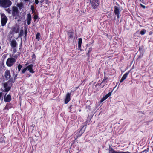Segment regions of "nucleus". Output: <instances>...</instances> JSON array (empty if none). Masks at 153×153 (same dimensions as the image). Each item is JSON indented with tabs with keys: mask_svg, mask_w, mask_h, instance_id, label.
<instances>
[{
	"mask_svg": "<svg viewBox=\"0 0 153 153\" xmlns=\"http://www.w3.org/2000/svg\"><path fill=\"white\" fill-rule=\"evenodd\" d=\"M12 30L13 32L18 33L19 32V26L16 25L12 27Z\"/></svg>",
	"mask_w": 153,
	"mask_h": 153,
	"instance_id": "14",
	"label": "nucleus"
},
{
	"mask_svg": "<svg viewBox=\"0 0 153 153\" xmlns=\"http://www.w3.org/2000/svg\"><path fill=\"white\" fill-rule=\"evenodd\" d=\"M78 48L79 49H81L82 39L81 38H79L78 39Z\"/></svg>",
	"mask_w": 153,
	"mask_h": 153,
	"instance_id": "20",
	"label": "nucleus"
},
{
	"mask_svg": "<svg viewBox=\"0 0 153 153\" xmlns=\"http://www.w3.org/2000/svg\"><path fill=\"white\" fill-rule=\"evenodd\" d=\"M146 32V30L145 29H143L140 31V33L141 35H144Z\"/></svg>",
	"mask_w": 153,
	"mask_h": 153,
	"instance_id": "29",
	"label": "nucleus"
},
{
	"mask_svg": "<svg viewBox=\"0 0 153 153\" xmlns=\"http://www.w3.org/2000/svg\"><path fill=\"white\" fill-rule=\"evenodd\" d=\"M13 107V105L11 103H7L4 108L3 110H8L9 109H11Z\"/></svg>",
	"mask_w": 153,
	"mask_h": 153,
	"instance_id": "17",
	"label": "nucleus"
},
{
	"mask_svg": "<svg viewBox=\"0 0 153 153\" xmlns=\"http://www.w3.org/2000/svg\"><path fill=\"white\" fill-rule=\"evenodd\" d=\"M91 6L93 9H96L98 7L100 4L99 0H90Z\"/></svg>",
	"mask_w": 153,
	"mask_h": 153,
	"instance_id": "3",
	"label": "nucleus"
},
{
	"mask_svg": "<svg viewBox=\"0 0 153 153\" xmlns=\"http://www.w3.org/2000/svg\"><path fill=\"white\" fill-rule=\"evenodd\" d=\"M40 37V33H37L36 36V39L38 41H39Z\"/></svg>",
	"mask_w": 153,
	"mask_h": 153,
	"instance_id": "27",
	"label": "nucleus"
},
{
	"mask_svg": "<svg viewBox=\"0 0 153 153\" xmlns=\"http://www.w3.org/2000/svg\"><path fill=\"white\" fill-rule=\"evenodd\" d=\"M75 108V106L74 105H71L69 108L70 110V111L71 112V113H73V112H74L75 111V110H74V108Z\"/></svg>",
	"mask_w": 153,
	"mask_h": 153,
	"instance_id": "21",
	"label": "nucleus"
},
{
	"mask_svg": "<svg viewBox=\"0 0 153 153\" xmlns=\"http://www.w3.org/2000/svg\"><path fill=\"white\" fill-rule=\"evenodd\" d=\"M23 30H21L20 32V33H19V36H22V34H23Z\"/></svg>",
	"mask_w": 153,
	"mask_h": 153,
	"instance_id": "34",
	"label": "nucleus"
},
{
	"mask_svg": "<svg viewBox=\"0 0 153 153\" xmlns=\"http://www.w3.org/2000/svg\"><path fill=\"white\" fill-rule=\"evenodd\" d=\"M97 84L98 85H100V84Z\"/></svg>",
	"mask_w": 153,
	"mask_h": 153,
	"instance_id": "53",
	"label": "nucleus"
},
{
	"mask_svg": "<svg viewBox=\"0 0 153 153\" xmlns=\"http://www.w3.org/2000/svg\"><path fill=\"white\" fill-rule=\"evenodd\" d=\"M10 45L11 47L14 49L17 47V43L15 40H12L11 42Z\"/></svg>",
	"mask_w": 153,
	"mask_h": 153,
	"instance_id": "15",
	"label": "nucleus"
},
{
	"mask_svg": "<svg viewBox=\"0 0 153 153\" xmlns=\"http://www.w3.org/2000/svg\"><path fill=\"white\" fill-rule=\"evenodd\" d=\"M81 111V110H79V111Z\"/></svg>",
	"mask_w": 153,
	"mask_h": 153,
	"instance_id": "54",
	"label": "nucleus"
},
{
	"mask_svg": "<svg viewBox=\"0 0 153 153\" xmlns=\"http://www.w3.org/2000/svg\"><path fill=\"white\" fill-rule=\"evenodd\" d=\"M106 99L105 97H104L102 98L101 99V100H100V102H103Z\"/></svg>",
	"mask_w": 153,
	"mask_h": 153,
	"instance_id": "32",
	"label": "nucleus"
},
{
	"mask_svg": "<svg viewBox=\"0 0 153 153\" xmlns=\"http://www.w3.org/2000/svg\"><path fill=\"white\" fill-rule=\"evenodd\" d=\"M27 30H25V37H26V36H27Z\"/></svg>",
	"mask_w": 153,
	"mask_h": 153,
	"instance_id": "37",
	"label": "nucleus"
},
{
	"mask_svg": "<svg viewBox=\"0 0 153 153\" xmlns=\"http://www.w3.org/2000/svg\"><path fill=\"white\" fill-rule=\"evenodd\" d=\"M31 10H34V7L33 6H31Z\"/></svg>",
	"mask_w": 153,
	"mask_h": 153,
	"instance_id": "42",
	"label": "nucleus"
},
{
	"mask_svg": "<svg viewBox=\"0 0 153 153\" xmlns=\"http://www.w3.org/2000/svg\"><path fill=\"white\" fill-rule=\"evenodd\" d=\"M31 16L30 14V13L28 14L27 19V24L28 25H29L31 23Z\"/></svg>",
	"mask_w": 153,
	"mask_h": 153,
	"instance_id": "16",
	"label": "nucleus"
},
{
	"mask_svg": "<svg viewBox=\"0 0 153 153\" xmlns=\"http://www.w3.org/2000/svg\"><path fill=\"white\" fill-rule=\"evenodd\" d=\"M16 62L15 59H13V57H10L7 59L6 63L8 67H10L12 66Z\"/></svg>",
	"mask_w": 153,
	"mask_h": 153,
	"instance_id": "8",
	"label": "nucleus"
},
{
	"mask_svg": "<svg viewBox=\"0 0 153 153\" xmlns=\"http://www.w3.org/2000/svg\"><path fill=\"white\" fill-rule=\"evenodd\" d=\"M44 1V0H41L40 1V2L41 3H42Z\"/></svg>",
	"mask_w": 153,
	"mask_h": 153,
	"instance_id": "43",
	"label": "nucleus"
},
{
	"mask_svg": "<svg viewBox=\"0 0 153 153\" xmlns=\"http://www.w3.org/2000/svg\"><path fill=\"white\" fill-rule=\"evenodd\" d=\"M67 35L68 39V42H70V40L73 37L74 33L72 32H68L67 33Z\"/></svg>",
	"mask_w": 153,
	"mask_h": 153,
	"instance_id": "12",
	"label": "nucleus"
},
{
	"mask_svg": "<svg viewBox=\"0 0 153 153\" xmlns=\"http://www.w3.org/2000/svg\"><path fill=\"white\" fill-rule=\"evenodd\" d=\"M12 4V2L10 0H0V6L4 8H8Z\"/></svg>",
	"mask_w": 153,
	"mask_h": 153,
	"instance_id": "2",
	"label": "nucleus"
},
{
	"mask_svg": "<svg viewBox=\"0 0 153 153\" xmlns=\"http://www.w3.org/2000/svg\"><path fill=\"white\" fill-rule=\"evenodd\" d=\"M33 65L32 64H31L28 65L22 70L21 72L22 73V74H24L27 70L30 73L32 74L34 73L35 72V71L33 69Z\"/></svg>",
	"mask_w": 153,
	"mask_h": 153,
	"instance_id": "4",
	"label": "nucleus"
},
{
	"mask_svg": "<svg viewBox=\"0 0 153 153\" xmlns=\"http://www.w3.org/2000/svg\"><path fill=\"white\" fill-rule=\"evenodd\" d=\"M8 19L4 13L1 14V23L2 26H4L6 24Z\"/></svg>",
	"mask_w": 153,
	"mask_h": 153,
	"instance_id": "6",
	"label": "nucleus"
},
{
	"mask_svg": "<svg viewBox=\"0 0 153 153\" xmlns=\"http://www.w3.org/2000/svg\"><path fill=\"white\" fill-rule=\"evenodd\" d=\"M145 151L148 152V149H145V150H143V152H144Z\"/></svg>",
	"mask_w": 153,
	"mask_h": 153,
	"instance_id": "44",
	"label": "nucleus"
},
{
	"mask_svg": "<svg viewBox=\"0 0 153 153\" xmlns=\"http://www.w3.org/2000/svg\"><path fill=\"white\" fill-rule=\"evenodd\" d=\"M92 48L91 47H90L89 48L88 51L87 53V55L88 57V58H89L90 57V52L92 51Z\"/></svg>",
	"mask_w": 153,
	"mask_h": 153,
	"instance_id": "26",
	"label": "nucleus"
},
{
	"mask_svg": "<svg viewBox=\"0 0 153 153\" xmlns=\"http://www.w3.org/2000/svg\"><path fill=\"white\" fill-rule=\"evenodd\" d=\"M144 47L143 46H141L139 48V51L141 53H143L144 52Z\"/></svg>",
	"mask_w": 153,
	"mask_h": 153,
	"instance_id": "24",
	"label": "nucleus"
},
{
	"mask_svg": "<svg viewBox=\"0 0 153 153\" xmlns=\"http://www.w3.org/2000/svg\"><path fill=\"white\" fill-rule=\"evenodd\" d=\"M11 96L10 95H7V97L4 98V100L5 102H10L11 100Z\"/></svg>",
	"mask_w": 153,
	"mask_h": 153,
	"instance_id": "19",
	"label": "nucleus"
},
{
	"mask_svg": "<svg viewBox=\"0 0 153 153\" xmlns=\"http://www.w3.org/2000/svg\"><path fill=\"white\" fill-rule=\"evenodd\" d=\"M108 79V78L107 77H104L103 79L102 82H101V83L100 84V85L102 84L103 83H107V81H106L107 79Z\"/></svg>",
	"mask_w": 153,
	"mask_h": 153,
	"instance_id": "28",
	"label": "nucleus"
},
{
	"mask_svg": "<svg viewBox=\"0 0 153 153\" xmlns=\"http://www.w3.org/2000/svg\"><path fill=\"white\" fill-rule=\"evenodd\" d=\"M20 52H18L17 53V55L18 56H19L20 54Z\"/></svg>",
	"mask_w": 153,
	"mask_h": 153,
	"instance_id": "41",
	"label": "nucleus"
},
{
	"mask_svg": "<svg viewBox=\"0 0 153 153\" xmlns=\"http://www.w3.org/2000/svg\"><path fill=\"white\" fill-rule=\"evenodd\" d=\"M17 76V74H16V76H15V77H16Z\"/></svg>",
	"mask_w": 153,
	"mask_h": 153,
	"instance_id": "51",
	"label": "nucleus"
},
{
	"mask_svg": "<svg viewBox=\"0 0 153 153\" xmlns=\"http://www.w3.org/2000/svg\"><path fill=\"white\" fill-rule=\"evenodd\" d=\"M26 2H27L29 1V0H24Z\"/></svg>",
	"mask_w": 153,
	"mask_h": 153,
	"instance_id": "45",
	"label": "nucleus"
},
{
	"mask_svg": "<svg viewBox=\"0 0 153 153\" xmlns=\"http://www.w3.org/2000/svg\"><path fill=\"white\" fill-rule=\"evenodd\" d=\"M5 10L9 14H11L12 13V10L10 8L8 7L7 8L5 9Z\"/></svg>",
	"mask_w": 153,
	"mask_h": 153,
	"instance_id": "25",
	"label": "nucleus"
},
{
	"mask_svg": "<svg viewBox=\"0 0 153 153\" xmlns=\"http://www.w3.org/2000/svg\"><path fill=\"white\" fill-rule=\"evenodd\" d=\"M128 74L129 72H126L123 75L122 78L120 80V83L122 82L124 80H125L126 79Z\"/></svg>",
	"mask_w": 153,
	"mask_h": 153,
	"instance_id": "18",
	"label": "nucleus"
},
{
	"mask_svg": "<svg viewBox=\"0 0 153 153\" xmlns=\"http://www.w3.org/2000/svg\"><path fill=\"white\" fill-rule=\"evenodd\" d=\"M1 49V46L0 45V50Z\"/></svg>",
	"mask_w": 153,
	"mask_h": 153,
	"instance_id": "52",
	"label": "nucleus"
},
{
	"mask_svg": "<svg viewBox=\"0 0 153 153\" xmlns=\"http://www.w3.org/2000/svg\"><path fill=\"white\" fill-rule=\"evenodd\" d=\"M12 14L13 16L15 17V19H16L17 17L18 16L19 12L18 8L15 6L12 7Z\"/></svg>",
	"mask_w": 153,
	"mask_h": 153,
	"instance_id": "5",
	"label": "nucleus"
},
{
	"mask_svg": "<svg viewBox=\"0 0 153 153\" xmlns=\"http://www.w3.org/2000/svg\"><path fill=\"white\" fill-rule=\"evenodd\" d=\"M114 11L115 14L120 13L121 10H120L119 6L118 5L117 6H115L114 7Z\"/></svg>",
	"mask_w": 153,
	"mask_h": 153,
	"instance_id": "13",
	"label": "nucleus"
},
{
	"mask_svg": "<svg viewBox=\"0 0 153 153\" xmlns=\"http://www.w3.org/2000/svg\"><path fill=\"white\" fill-rule=\"evenodd\" d=\"M73 92L72 90H71V92L68 93L66 96L65 98V104H67L71 100V93Z\"/></svg>",
	"mask_w": 153,
	"mask_h": 153,
	"instance_id": "10",
	"label": "nucleus"
},
{
	"mask_svg": "<svg viewBox=\"0 0 153 153\" xmlns=\"http://www.w3.org/2000/svg\"><path fill=\"white\" fill-rule=\"evenodd\" d=\"M22 67V66L20 65L19 64L18 66V71L19 72L20 71L21 68Z\"/></svg>",
	"mask_w": 153,
	"mask_h": 153,
	"instance_id": "30",
	"label": "nucleus"
},
{
	"mask_svg": "<svg viewBox=\"0 0 153 153\" xmlns=\"http://www.w3.org/2000/svg\"><path fill=\"white\" fill-rule=\"evenodd\" d=\"M84 126L81 127L78 129L75 133L76 138H77L79 137L84 132L85 129H83Z\"/></svg>",
	"mask_w": 153,
	"mask_h": 153,
	"instance_id": "7",
	"label": "nucleus"
},
{
	"mask_svg": "<svg viewBox=\"0 0 153 153\" xmlns=\"http://www.w3.org/2000/svg\"><path fill=\"white\" fill-rule=\"evenodd\" d=\"M97 85H97V84H96L95 85V87H96Z\"/></svg>",
	"mask_w": 153,
	"mask_h": 153,
	"instance_id": "49",
	"label": "nucleus"
},
{
	"mask_svg": "<svg viewBox=\"0 0 153 153\" xmlns=\"http://www.w3.org/2000/svg\"><path fill=\"white\" fill-rule=\"evenodd\" d=\"M15 49H14L13 50V52H16V50H15Z\"/></svg>",
	"mask_w": 153,
	"mask_h": 153,
	"instance_id": "46",
	"label": "nucleus"
},
{
	"mask_svg": "<svg viewBox=\"0 0 153 153\" xmlns=\"http://www.w3.org/2000/svg\"><path fill=\"white\" fill-rule=\"evenodd\" d=\"M105 35H106L107 36V37L108 36V34H106V33H105Z\"/></svg>",
	"mask_w": 153,
	"mask_h": 153,
	"instance_id": "47",
	"label": "nucleus"
},
{
	"mask_svg": "<svg viewBox=\"0 0 153 153\" xmlns=\"http://www.w3.org/2000/svg\"><path fill=\"white\" fill-rule=\"evenodd\" d=\"M14 82L12 79L9 80L6 83H4L3 86L5 88L4 92H8L11 88L12 85L13 84Z\"/></svg>",
	"mask_w": 153,
	"mask_h": 153,
	"instance_id": "1",
	"label": "nucleus"
},
{
	"mask_svg": "<svg viewBox=\"0 0 153 153\" xmlns=\"http://www.w3.org/2000/svg\"><path fill=\"white\" fill-rule=\"evenodd\" d=\"M134 67V64L133 65H132V69H133V68Z\"/></svg>",
	"mask_w": 153,
	"mask_h": 153,
	"instance_id": "48",
	"label": "nucleus"
},
{
	"mask_svg": "<svg viewBox=\"0 0 153 153\" xmlns=\"http://www.w3.org/2000/svg\"><path fill=\"white\" fill-rule=\"evenodd\" d=\"M32 59L33 60H35L36 59V56L34 54H33L32 56Z\"/></svg>",
	"mask_w": 153,
	"mask_h": 153,
	"instance_id": "31",
	"label": "nucleus"
},
{
	"mask_svg": "<svg viewBox=\"0 0 153 153\" xmlns=\"http://www.w3.org/2000/svg\"><path fill=\"white\" fill-rule=\"evenodd\" d=\"M38 17V16L36 15H35L34 16L33 18L34 19L36 20L37 19Z\"/></svg>",
	"mask_w": 153,
	"mask_h": 153,
	"instance_id": "36",
	"label": "nucleus"
},
{
	"mask_svg": "<svg viewBox=\"0 0 153 153\" xmlns=\"http://www.w3.org/2000/svg\"><path fill=\"white\" fill-rule=\"evenodd\" d=\"M18 7H19V10H21V9L23 8V4L22 2H21L17 4V5Z\"/></svg>",
	"mask_w": 153,
	"mask_h": 153,
	"instance_id": "22",
	"label": "nucleus"
},
{
	"mask_svg": "<svg viewBox=\"0 0 153 153\" xmlns=\"http://www.w3.org/2000/svg\"><path fill=\"white\" fill-rule=\"evenodd\" d=\"M140 5L142 7H143L144 9H145L146 8V7L145 6L143 5L142 4H140Z\"/></svg>",
	"mask_w": 153,
	"mask_h": 153,
	"instance_id": "39",
	"label": "nucleus"
},
{
	"mask_svg": "<svg viewBox=\"0 0 153 153\" xmlns=\"http://www.w3.org/2000/svg\"><path fill=\"white\" fill-rule=\"evenodd\" d=\"M109 153H130L128 151L123 152L120 151H116L115 150L111 147H109Z\"/></svg>",
	"mask_w": 153,
	"mask_h": 153,
	"instance_id": "9",
	"label": "nucleus"
},
{
	"mask_svg": "<svg viewBox=\"0 0 153 153\" xmlns=\"http://www.w3.org/2000/svg\"><path fill=\"white\" fill-rule=\"evenodd\" d=\"M4 76L7 80L10 79L11 76L10 71L8 70H6L4 73Z\"/></svg>",
	"mask_w": 153,
	"mask_h": 153,
	"instance_id": "11",
	"label": "nucleus"
},
{
	"mask_svg": "<svg viewBox=\"0 0 153 153\" xmlns=\"http://www.w3.org/2000/svg\"><path fill=\"white\" fill-rule=\"evenodd\" d=\"M35 2L36 4H38V3H39L38 0H35Z\"/></svg>",
	"mask_w": 153,
	"mask_h": 153,
	"instance_id": "38",
	"label": "nucleus"
},
{
	"mask_svg": "<svg viewBox=\"0 0 153 153\" xmlns=\"http://www.w3.org/2000/svg\"><path fill=\"white\" fill-rule=\"evenodd\" d=\"M113 89L111 92H109L104 96L105 97V98L106 99L111 95L112 92L113 91Z\"/></svg>",
	"mask_w": 153,
	"mask_h": 153,
	"instance_id": "23",
	"label": "nucleus"
},
{
	"mask_svg": "<svg viewBox=\"0 0 153 153\" xmlns=\"http://www.w3.org/2000/svg\"><path fill=\"white\" fill-rule=\"evenodd\" d=\"M105 85V84L103 83L101 85H100V84L99 85V86H100V88H103L104 86Z\"/></svg>",
	"mask_w": 153,
	"mask_h": 153,
	"instance_id": "35",
	"label": "nucleus"
},
{
	"mask_svg": "<svg viewBox=\"0 0 153 153\" xmlns=\"http://www.w3.org/2000/svg\"><path fill=\"white\" fill-rule=\"evenodd\" d=\"M115 15H117V18L119 19L120 17V14H115Z\"/></svg>",
	"mask_w": 153,
	"mask_h": 153,
	"instance_id": "40",
	"label": "nucleus"
},
{
	"mask_svg": "<svg viewBox=\"0 0 153 153\" xmlns=\"http://www.w3.org/2000/svg\"><path fill=\"white\" fill-rule=\"evenodd\" d=\"M117 86V85H116L115 87L113 89V90L114 89V88L116 87Z\"/></svg>",
	"mask_w": 153,
	"mask_h": 153,
	"instance_id": "50",
	"label": "nucleus"
},
{
	"mask_svg": "<svg viewBox=\"0 0 153 153\" xmlns=\"http://www.w3.org/2000/svg\"><path fill=\"white\" fill-rule=\"evenodd\" d=\"M13 56V58L15 59V61H16V59L17 58L18 56L17 54L15 55L14 56Z\"/></svg>",
	"mask_w": 153,
	"mask_h": 153,
	"instance_id": "33",
	"label": "nucleus"
}]
</instances>
